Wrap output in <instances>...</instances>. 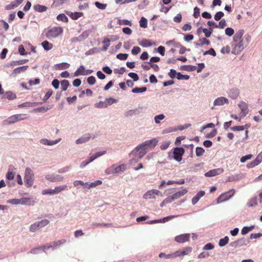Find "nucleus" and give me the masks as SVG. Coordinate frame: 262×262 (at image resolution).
Returning <instances> with one entry per match:
<instances>
[{"label":"nucleus","mask_w":262,"mask_h":262,"mask_svg":"<svg viewBox=\"0 0 262 262\" xmlns=\"http://www.w3.org/2000/svg\"><path fill=\"white\" fill-rule=\"evenodd\" d=\"M63 33V29L60 27H54L49 29L46 36L48 38H56Z\"/></svg>","instance_id":"f257e3e1"},{"label":"nucleus","mask_w":262,"mask_h":262,"mask_svg":"<svg viewBox=\"0 0 262 262\" xmlns=\"http://www.w3.org/2000/svg\"><path fill=\"white\" fill-rule=\"evenodd\" d=\"M67 187H68V186L67 185H60L59 186H57L54 189H45L42 191V194L43 195L49 194L50 195L57 194H58L59 193L61 192V191L67 189Z\"/></svg>","instance_id":"f03ea898"},{"label":"nucleus","mask_w":262,"mask_h":262,"mask_svg":"<svg viewBox=\"0 0 262 262\" xmlns=\"http://www.w3.org/2000/svg\"><path fill=\"white\" fill-rule=\"evenodd\" d=\"M24 179L28 187H31L33 185L34 182V173L31 168L27 167L26 169Z\"/></svg>","instance_id":"7ed1b4c3"},{"label":"nucleus","mask_w":262,"mask_h":262,"mask_svg":"<svg viewBox=\"0 0 262 262\" xmlns=\"http://www.w3.org/2000/svg\"><path fill=\"white\" fill-rule=\"evenodd\" d=\"M126 168V165L121 164L116 166L115 165H113L110 167L106 169L105 172L107 174L117 173L120 172L124 171Z\"/></svg>","instance_id":"20e7f679"},{"label":"nucleus","mask_w":262,"mask_h":262,"mask_svg":"<svg viewBox=\"0 0 262 262\" xmlns=\"http://www.w3.org/2000/svg\"><path fill=\"white\" fill-rule=\"evenodd\" d=\"M49 223V221L45 219L41 221L36 222L33 224L31 225L30 227V231L32 232H34L38 229L45 227Z\"/></svg>","instance_id":"39448f33"},{"label":"nucleus","mask_w":262,"mask_h":262,"mask_svg":"<svg viewBox=\"0 0 262 262\" xmlns=\"http://www.w3.org/2000/svg\"><path fill=\"white\" fill-rule=\"evenodd\" d=\"M235 190L231 189L227 192L222 193L217 199L218 203L226 201L230 199L234 194Z\"/></svg>","instance_id":"423d86ee"},{"label":"nucleus","mask_w":262,"mask_h":262,"mask_svg":"<svg viewBox=\"0 0 262 262\" xmlns=\"http://www.w3.org/2000/svg\"><path fill=\"white\" fill-rule=\"evenodd\" d=\"M156 195L162 196L161 192L157 189H151L147 191L144 195L145 199H155Z\"/></svg>","instance_id":"0eeeda50"},{"label":"nucleus","mask_w":262,"mask_h":262,"mask_svg":"<svg viewBox=\"0 0 262 262\" xmlns=\"http://www.w3.org/2000/svg\"><path fill=\"white\" fill-rule=\"evenodd\" d=\"M185 152L184 149L182 147H176L173 150V158L178 162H180L182 159V156Z\"/></svg>","instance_id":"6e6552de"},{"label":"nucleus","mask_w":262,"mask_h":262,"mask_svg":"<svg viewBox=\"0 0 262 262\" xmlns=\"http://www.w3.org/2000/svg\"><path fill=\"white\" fill-rule=\"evenodd\" d=\"M147 150L143 146L139 147L138 145L136 148L133 151V152L135 154V156L138 159H141L147 153Z\"/></svg>","instance_id":"1a4fd4ad"},{"label":"nucleus","mask_w":262,"mask_h":262,"mask_svg":"<svg viewBox=\"0 0 262 262\" xmlns=\"http://www.w3.org/2000/svg\"><path fill=\"white\" fill-rule=\"evenodd\" d=\"M158 141V140L155 138L150 140H148L139 145V147H140L141 146H143L146 150L148 148H154L157 145Z\"/></svg>","instance_id":"9d476101"},{"label":"nucleus","mask_w":262,"mask_h":262,"mask_svg":"<svg viewBox=\"0 0 262 262\" xmlns=\"http://www.w3.org/2000/svg\"><path fill=\"white\" fill-rule=\"evenodd\" d=\"M105 154H106V151L105 150L96 152L95 155H93L91 156L90 157L89 161H83L81 163V165H80V167H84L86 165H88L89 163L92 162L93 161H94L95 159H96L98 157H100V156L104 155Z\"/></svg>","instance_id":"9b49d317"},{"label":"nucleus","mask_w":262,"mask_h":262,"mask_svg":"<svg viewBox=\"0 0 262 262\" xmlns=\"http://www.w3.org/2000/svg\"><path fill=\"white\" fill-rule=\"evenodd\" d=\"M234 48L232 49V53L235 55L238 54L244 49V41H239L234 43Z\"/></svg>","instance_id":"f8f14e48"},{"label":"nucleus","mask_w":262,"mask_h":262,"mask_svg":"<svg viewBox=\"0 0 262 262\" xmlns=\"http://www.w3.org/2000/svg\"><path fill=\"white\" fill-rule=\"evenodd\" d=\"M190 234L189 233L182 234L175 237L174 240L179 243H183L188 242L190 239Z\"/></svg>","instance_id":"ddd939ff"},{"label":"nucleus","mask_w":262,"mask_h":262,"mask_svg":"<svg viewBox=\"0 0 262 262\" xmlns=\"http://www.w3.org/2000/svg\"><path fill=\"white\" fill-rule=\"evenodd\" d=\"M224 169L223 168H216L210 170L205 173V176L207 177H214L223 172Z\"/></svg>","instance_id":"4468645a"},{"label":"nucleus","mask_w":262,"mask_h":262,"mask_svg":"<svg viewBox=\"0 0 262 262\" xmlns=\"http://www.w3.org/2000/svg\"><path fill=\"white\" fill-rule=\"evenodd\" d=\"M238 106L239 107V108L241 109V114H242V116L243 117L246 116L249 112L247 103L244 101H241L238 104Z\"/></svg>","instance_id":"2eb2a0df"},{"label":"nucleus","mask_w":262,"mask_h":262,"mask_svg":"<svg viewBox=\"0 0 262 262\" xmlns=\"http://www.w3.org/2000/svg\"><path fill=\"white\" fill-rule=\"evenodd\" d=\"M244 30H240L238 31L233 37V42L235 43L239 41H244L243 39H242V37L244 35Z\"/></svg>","instance_id":"dca6fc26"},{"label":"nucleus","mask_w":262,"mask_h":262,"mask_svg":"<svg viewBox=\"0 0 262 262\" xmlns=\"http://www.w3.org/2000/svg\"><path fill=\"white\" fill-rule=\"evenodd\" d=\"M46 179L52 182H61L63 180V177L59 176H54L52 175H47L46 176Z\"/></svg>","instance_id":"f3484780"},{"label":"nucleus","mask_w":262,"mask_h":262,"mask_svg":"<svg viewBox=\"0 0 262 262\" xmlns=\"http://www.w3.org/2000/svg\"><path fill=\"white\" fill-rule=\"evenodd\" d=\"M187 190L186 188L183 189L182 190L179 191L174 194L172 196L173 200H177L181 198V196L185 195L187 192Z\"/></svg>","instance_id":"a211bd4d"},{"label":"nucleus","mask_w":262,"mask_h":262,"mask_svg":"<svg viewBox=\"0 0 262 262\" xmlns=\"http://www.w3.org/2000/svg\"><path fill=\"white\" fill-rule=\"evenodd\" d=\"M228 100L227 98L221 97L216 99L214 101V105H222L225 104V103H228Z\"/></svg>","instance_id":"6ab92c4d"},{"label":"nucleus","mask_w":262,"mask_h":262,"mask_svg":"<svg viewBox=\"0 0 262 262\" xmlns=\"http://www.w3.org/2000/svg\"><path fill=\"white\" fill-rule=\"evenodd\" d=\"M19 202L21 203V204L26 205H33L34 204V201L31 199L28 198H23L20 199V200Z\"/></svg>","instance_id":"aec40b11"},{"label":"nucleus","mask_w":262,"mask_h":262,"mask_svg":"<svg viewBox=\"0 0 262 262\" xmlns=\"http://www.w3.org/2000/svg\"><path fill=\"white\" fill-rule=\"evenodd\" d=\"M17 122L15 115H12L9 117L7 119L4 121V123L5 125H10Z\"/></svg>","instance_id":"412c9836"},{"label":"nucleus","mask_w":262,"mask_h":262,"mask_svg":"<svg viewBox=\"0 0 262 262\" xmlns=\"http://www.w3.org/2000/svg\"><path fill=\"white\" fill-rule=\"evenodd\" d=\"M28 67H29L28 66L18 67L13 70V73L14 74H18L20 73L24 72L28 69Z\"/></svg>","instance_id":"4be33fe9"},{"label":"nucleus","mask_w":262,"mask_h":262,"mask_svg":"<svg viewBox=\"0 0 262 262\" xmlns=\"http://www.w3.org/2000/svg\"><path fill=\"white\" fill-rule=\"evenodd\" d=\"M74 75L75 76H78L79 75H85V70L84 66H80V67L75 72Z\"/></svg>","instance_id":"5701e85b"},{"label":"nucleus","mask_w":262,"mask_h":262,"mask_svg":"<svg viewBox=\"0 0 262 262\" xmlns=\"http://www.w3.org/2000/svg\"><path fill=\"white\" fill-rule=\"evenodd\" d=\"M41 45L43 49L46 51H49L52 49L53 47V45L52 43H50L47 40H45L41 43Z\"/></svg>","instance_id":"b1692460"},{"label":"nucleus","mask_w":262,"mask_h":262,"mask_svg":"<svg viewBox=\"0 0 262 262\" xmlns=\"http://www.w3.org/2000/svg\"><path fill=\"white\" fill-rule=\"evenodd\" d=\"M35 11L39 12H45L47 10V7L40 5H35L33 6Z\"/></svg>","instance_id":"393cba45"},{"label":"nucleus","mask_w":262,"mask_h":262,"mask_svg":"<svg viewBox=\"0 0 262 262\" xmlns=\"http://www.w3.org/2000/svg\"><path fill=\"white\" fill-rule=\"evenodd\" d=\"M139 45L143 47H150L152 45L150 40L144 39L139 42Z\"/></svg>","instance_id":"a878e982"},{"label":"nucleus","mask_w":262,"mask_h":262,"mask_svg":"<svg viewBox=\"0 0 262 262\" xmlns=\"http://www.w3.org/2000/svg\"><path fill=\"white\" fill-rule=\"evenodd\" d=\"M254 228V226H253V225L251 226L250 227H247V226L244 227L242 229L241 233L243 235L246 234L250 231H252Z\"/></svg>","instance_id":"bb28decb"},{"label":"nucleus","mask_w":262,"mask_h":262,"mask_svg":"<svg viewBox=\"0 0 262 262\" xmlns=\"http://www.w3.org/2000/svg\"><path fill=\"white\" fill-rule=\"evenodd\" d=\"M192 251V248L189 247H186L181 250V256L189 255Z\"/></svg>","instance_id":"cd10ccee"},{"label":"nucleus","mask_w":262,"mask_h":262,"mask_svg":"<svg viewBox=\"0 0 262 262\" xmlns=\"http://www.w3.org/2000/svg\"><path fill=\"white\" fill-rule=\"evenodd\" d=\"M70 64H69L68 63L62 62V63L56 64V66L57 69L61 70H63V69L69 68L70 67Z\"/></svg>","instance_id":"c85d7f7f"},{"label":"nucleus","mask_w":262,"mask_h":262,"mask_svg":"<svg viewBox=\"0 0 262 262\" xmlns=\"http://www.w3.org/2000/svg\"><path fill=\"white\" fill-rule=\"evenodd\" d=\"M229 242V237L227 236H226L224 238H221L220 239L219 242V245L220 247L225 246Z\"/></svg>","instance_id":"c756f323"},{"label":"nucleus","mask_w":262,"mask_h":262,"mask_svg":"<svg viewBox=\"0 0 262 262\" xmlns=\"http://www.w3.org/2000/svg\"><path fill=\"white\" fill-rule=\"evenodd\" d=\"M69 86V82L67 80H63L61 82V88L62 91H65L67 90Z\"/></svg>","instance_id":"7c9ffc66"},{"label":"nucleus","mask_w":262,"mask_h":262,"mask_svg":"<svg viewBox=\"0 0 262 262\" xmlns=\"http://www.w3.org/2000/svg\"><path fill=\"white\" fill-rule=\"evenodd\" d=\"M58 142L57 140L56 141H50L48 139H42L41 143L45 145H53L56 144Z\"/></svg>","instance_id":"2f4dec72"},{"label":"nucleus","mask_w":262,"mask_h":262,"mask_svg":"<svg viewBox=\"0 0 262 262\" xmlns=\"http://www.w3.org/2000/svg\"><path fill=\"white\" fill-rule=\"evenodd\" d=\"M257 198L256 197L250 199L249 202L247 203V205L249 207H252L257 205Z\"/></svg>","instance_id":"473e14b6"},{"label":"nucleus","mask_w":262,"mask_h":262,"mask_svg":"<svg viewBox=\"0 0 262 262\" xmlns=\"http://www.w3.org/2000/svg\"><path fill=\"white\" fill-rule=\"evenodd\" d=\"M103 45V50L106 51L110 45V40L107 38H105L102 42Z\"/></svg>","instance_id":"72a5a7b5"},{"label":"nucleus","mask_w":262,"mask_h":262,"mask_svg":"<svg viewBox=\"0 0 262 262\" xmlns=\"http://www.w3.org/2000/svg\"><path fill=\"white\" fill-rule=\"evenodd\" d=\"M57 19L59 21H62L63 22L68 21V18L64 14H59L57 16Z\"/></svg>","instance_id":"f704fd0d"},{"label":"nucleus","mask_w":262,"mask_h":262,"mask_svg":"<svg viewBox=\"0 0 262 262\" xmlns=\"http://www.w3.org/2000/svg\"><path fill=\"white\" fill-rule=\"evenodd\" d=\"M139 23L140 27L142 28H146L147 27V20L144 17H141L139 21Z\"/></svg>","instance_id":"c9c22d12"},{"label":"nucleus","mask_w":262,"mask_h":262,"mask_svg":"<svg viewBox=\"0 0 262 262\" xmlns=\"http://www.w3.org/2000/svg\"><path fill=\"white\" fill-rule=\"evenodd\" d=\"M147 89L146 87H142V88H135L132 90V92L134 93H142L145 92Z\"/></svg>","instance_id":"e433bc0d"},{"label":"nucleus","mask_w":262,"mask_h":262,"mask_svg":"<svg viewBox=\"0 0 262 262\" xmlns=\"http://www.w3.org/2000/svg\"><path fill=\"white\" fill-rule=\"evenodd\" d=\"M202 31L204 33L206 37H209L213 32V29L210 28L209 30H208L206 28H204L202 29Z\"/></svg>","instance_id":"4c0bfd02"},{"label":"nucleus","mask_w":262,"mask_h":262,"mask_svg":"<svg viewBox=\"0 0 262 262\" xmlns=\"http://www.w3.org/2000/svg\"><path fill=\"white\" fill-rule=\"evenodd\" d=\"M205 152V150L200 147H197L195 149V154L198 157L202 156Z\"/></svg>","instance_id":"58836bf2"},{"label":"nucleus","mask_w":262,"mask_h":262,"mask_svg":"<svg viewBox=\"0 0 262 262\" xmlns=\"http://www.w3.org/2000/svg\"><path fill=\"white\" fill-rule=\"evenodd\" d=\"M259 163H260V162L258 161V160L255 159L253 161L248 163L247 165V166L249 168H253V167H255V166L257 165Z\"/></svg>","instance_id":"ea45409f"},{"label":"nucleus","mask_w":262,"mask_h":262,"mask_svg":"<svg viewBox=\"0 0 262 262\" xmlns=\"http://www.w3.org/2000/svg\"><path fill=\"white\" fill-rule=\"evenodd\" d=\"M118 24L119 25H127L129 26H131L132 25V23L127 19L119 20Z\"/></svg>","instance_id":"a19ab883"},{"label":"nucleus","mask_w":262,"mask_h":262,"mask_svg":"<svg viewBox=\"0 0 262 262\" xmlns=\"http://www.w3.org/2000/svg\"><path fill=\"white\" fill-rule=\"evenodd\" d=\"M177 78L179 80H188L189 79V76L187 75H182L181 73H178Z\"/></svg>","instance_id":"79ce46f5"},{"label":"nucleus","mask_w":262,"mask_h":262,"mask_svg":"<svg viewBox=\"0 0 262 262\" xmlns=\"http://www.w3.org/2000/svg\"><path fill=\"white\" fill-rule=\"evenodd\" d=\"M224 16V13L222 11H219L214 15V19L216 21L220 20Z\"/></svg>","instance_id":"37998d69"},{"label":"nucleus","mask_w":262,"mask_h":262,"mask_svg":"<svg viewBox=\"0 0 262 262\" xmlns=\"http://www.w3.org/2000/svg\"><path fill=\"white\" fill-rule=\"evenodd\" d=\"M83 13L82 12H75L74 13H72L71 17L72 19L76 20L79 17H81Z\"/></svg>","instance_id":"c03bdc74"},{"label":"nucleus","mask_w":262,"mask_h":262,"mask_svg":"<svg viewBox=\"0 0 262 262\" xmlns=\"http://www.w3.org/2000/svg\"><path fill=\"white\" fill-rule=\"evenodd\" d=\"M199 46H203L204 45H209L210 44V41L205 38H203L199 40Z\"/></svg>","instance_id":"a18cd8bd"},{"label":"nucleus","mask_w":262,"mask_h":262,"mask_svg":"<svg viewBox=\"0 0 262 262\" xmlns=\"http://www.w3.org/2000/svg\"><path fill=\"white\" fill-rule=\"evenodd\" d=\"M112 225L111 223H93L92 224L93 227H98V226H103V227H109Z\"/></svg>","instance_id":"49530a36"},{"label":"nucleus","mask_w":262,"mask_h":262,"mask_svg":"<svg viewBox=\"0 0 262 262\" xmlns=\"http://www.w3.org/2000/svg\"><path fill=\"white\" fill-rule=\"evenodd\" d=\"M128 57V54L124 53H119L117 55V58L121 60H125L127 59Z\"/></svg>","instance_id":"de8ad7c7"},{"label":"nucleus","mask_w":262,"mask_h":262,"mask_svg":"<svg viewBox=\"0 0 262 262\" xmlns=\"http://www.w3.org/2000/svg\"><path fill=\"white\" fill-rule=\"evenodd\" d=\"M95 6L99 9L101 10H104L107 6L106 4H101L98 2H96L95 3Z\"/></svg>","instance_id":"09e8293b"},{"label":"nucleus","mask_w":262,"mask_h":262,"mask_svg":"<svg viewBox=\"0 0 262 262\" xmlns=\"http://www.w3.org/2000/svg\"><path fill=\"white\" fill-rule=\"evenodd\" d=\"M34 105H33V103L30 102H26L25 103H23L21 104H19L18 105L19 107H33Z\"/></svg>","instance_id":"8fccbe9b"},{"label":"nucleus","mask_w":262,"mask_h":262,"mask_svg":"<svg viewBox=\"0 0 262 262\" xmlns=\"http://www.w3.org/2000/svg\"><path fill=\"white\" fill-rule=\"evenodd\" d=\"M165 116L163 114H160L155 117V121L156 123H159L160 120L164 119Z\"/></svg>","instance_id":"3c124183"},{"label":"nucleus","mask_w":262,"mask_h":262,"mask_svg":"<svg viewBox=\"0 0 262 262\" xmlns=\"http://www.w3.org/2000/svg\"><path fill=\"white\" fill-rule=\"evenodd\" d=\"M234 33V30L231 28H227L225 30V34L228 36H231Z\"/></svg>","instance_id":"603ef678"},{"label":"nucleus","mask_w":262,"mask_h":262,"mask_svg":"<svg viewBox=\"0 0 262 262\" xmlns=\"http://www.w3.org/2000/svg\"><path fill=\"white\" fill-rule=\"evenodd\" d=\"M210 54L213 56H216V53L214 50L213 48H210L209 50L205 51L203 53L204 55Z\"/></svg>","instance_id":"864d4df0"},{"label":"nucleus","mask_w":262,"mask_h":262,"mask_svg":"<svg viewBox=\"0 0 262 262\" xmlns=\"http://www.w3.org/2000/svg\"><path fill=\"white\" fill-rule=\"evenodd\" d=\"M227 25L225 19H223L220 20L219 24L217 25V28L220 29H224Z\"/></svg>","instance_id":"5fc2aeb1"},{"label":"nucleus","mask_w":262,"mask_h":262,"mask_svg":"<svg viewBox=\"0 0 262 262\" xmlns=\"http://www.w3.org/2000/svg\"><path fill=\"white\" fill-rule=\"evenodd\" d=\"M17 5L13 2L11 3L10 4L6 5L5 7V9L7 10H10L11 9H13L14 8L17 7Z\"/></svg>","instance_id":"6e6d98bb"},{"label":"nucleus","mask_w":262,"mask_h":262,"mask_svg":"<svg viewBox=\"0 0 262 262\" xmlns=\"http://www.w3.org/2000/svg\"><path fill=\"white\" fill-rule=\"evenodd\" d=\"M177 47H180V49L179 50V53L181 54H183L185 53V52L187 50L186 48L185 47L182 46L179 42L177 43Z\"/></svg>","instance_id":"4d7b16f0"},{"label":"nucleus","mask_w":262,"mask_h":262,"mask_svg":"<svg viewBox=\"0 0 262 262\" xmlns=\"http://www.w3.org/2000/svg\"><path fill=\"white\" fill-rule=\"evenodd\" d=\"M101 183H102V182L101 181L97 180L93 183H90V184L89 185V186L88 187V189H90L91 188L95 187L97 185L101 184Z\"/></svg>","instance_id":"13d9d810"},{"label":"nucleus","mask_w":262,"mask_h":262,"mask_svg":"<svg viewBox=\"0 0 262 262\" xmlns=\"http://www.w3.org/2000/svg\"><path fill=\"white\" fill-rule=\"evenodd\" d=\"M230 51V47L229 46H226V47L222 48L221 50V52L224 54L229 53Z\"/></svg>","instance_id":"bf43d9fd"},{"label":"nucleus","mask_w":262,"mask_h":262,"mask_svg":"<svg viewBox=\"0 0 262 262\" xmlns=\"http://www.w3.org/2000/svg\"><path fill=\"white\" fill-rule=\"evenodd\" d=\"M7 98L9 100H12L16 98V96L15 94H13L11 92H8L6 93Z\"/></svg>","instance_id":"052dcab7"},{"label":"nucleus","mask_w":262,"mask_h":262,"mask_svg":"<svg viewBox=\"0 0 262 262\" xmlns=\"http://www.w3.org/2000/svg\"><path fill=\"white\" fill-rule=\"evenodd\" d=\"M128 76H129L130 78L133 79L134 81H137L139 80V76L138 75L135 73H129L128 74Z\"/></svg>","instance_id":"680f3d73"},{"label":"nucleus","mask_w":262,"mask_h":262,"mask_svg":"<svg viewBox=\"0 0 262 262\" xmlns=\"http://www.w3.org/2000/svg\"><path fill=\"white\" fill-rule=\"evenodd\" d=\"M252 157V155L250 154V155H247L246 156H243L241 158V162L242 163H244L247 160H250L251 159Z\"/></svg>","instance_id":"e2e57ef3"},{"label":"nucleus","mask_w":262,"mask_h":262,"mask_svg":"<svg viewBox=\"0 0 262 262\" xmlns=\"http://www.w3.org/2000/svg\"><path fill=\"white\" fill-rule=\"evenodd\" d=\"M53 94V91L52 90H49L45 94L43 100L44 101L47 100Z\"/></svg>","instance_id":"0e129e2a"},{"label":"nucleus","mask_w":262,"mask_h":262,"mask_svg":"<svg viewBox=\"0 0 262 262\" xmlns=\"http://www.w3.org/2000/svg\"><path fill=\"white\" fill-rule=\"evenodd\" d=\"M178 73H177L176 71L173 69H171L170 72L168 73V76L171 78H174L177 75Z\"/></svg>","instance_id":"69168bd1"},{"label":"nucleus","mask_w":262,"mask_h":262,"mask_svg":"<svg viewBox=\"0 0 262 262\" xmlns=\"http://www.w3.org/2000/svg\"><path fill=\"white\" fill-rule=\"evenodd\" d=\"M214 245L212 244L209 243L204 246V247H203V250H211V249H213L214 248Z\"/></svg>","instance_id":"338daca9"},{"label":"nucleus","mask_w":262,"mask_h":262,"mask_svg":"<svg viewBox=\"0 0 262 262\" xmlns=\"http://www.w3.org/2000/svg\"><path fill=\"white\" fill-rule=\"evenodd\" d=\"M87 82L91 85L94 84L96 82V79L95 77L92 76L88 78Z\"/></svg>","instance_id":"774afa93"}]
</instances>
